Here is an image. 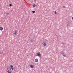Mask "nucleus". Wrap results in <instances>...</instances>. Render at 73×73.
Masks as SVG:
<instances>
[{"mask_svg":"<svg viewBox=\"0 0 73 73\" xmlns=\"http://www.w3.org/2000/svg\"><path fill=\"white\" fill-rule=\"evenodd\" d=\"M7 70L8 71H9V72H11L12 71L11 68L10 67H9L7 66Z\"/></svg>","mask_w":73,"mask_h":73,"instance_id":"nucleus-1","label":"nucleus"},{"mask_svg":"<svg viewBox=\"0 0 73 73\" xmlns=\"http://www.w3.org/2000/svg\"><path fill=\"white\" fill-rule=\"evenodd\" d=\"M42 45L43 47L46 46V42H43L42 44Z\"/></svg>","mask_w":73,"mask_h":73,"instance_id":"nucleus-2","label":"nucleus"},{"mask_svg":"<svg viewBox=\"0 0 73 73\" xmlns=\"http://www.w3.org/2000/svg\"><path fill=\"white\" fill-rule=\"evenodd\" d=\"M37 55L38 56V57H41V54H40V53H38Z\"/></svg>","mask_w":73,"mask_h":73,"instance_id":"nucleus-3","label":"nucleus"},{"mask_svg":"<svg viewBox=\"0 0 73 73\" xmlns=\"http://www.w3.org/2000/svg\"><path fill=\"white\" fill-rule=\"evenodd\" d=\"M10 67L12 70H13L14 69V68H13V65H11L10 66Z\"/></svg>","mask_w":73,"mask_h":73,"instance_id":"nucleus-4","label":"nucleus"},{"mask_svg":"<svg viewBox=\"0 0 73 73\" xmlns=\"http://www.w3.org/2000/svg\"><path fill=\"white\" fill-rule=\"evenodd\" d=\"M30 66L31 68H34V65H31Z\"/></svg>","mask_w":73,"mask_h":73,"instance_id":"nucleus-5","label":"nucleus"},{"mask_svg":"<svg viewBox=\"0 0 73 73\" xmlns=\"http://www.w3.org/2000/svg\"><path fill=\"white\" fill-rule=\"evenodd\" d=\"M38 60L37 59H36L35 60V61L36 62H38Z\"/></svg>","mask_w":73,"mask_h":73,"instance_id":"nucleus-6","label":"nucleus"},{"mask_svg":"<svg viewBox=\"0 0 73 73\" xmlns=\"http://www.w3.org/2000/svg\"><path fill=\"white\" fill-rule=\"evenodd\" d=\"M16 33H17V30L15 31L14 33H13L14 35H16Z\"/></svg>","mask_w":73,"mask_h":73,"instance_id":"nucleus-7","label":"nucleus"},{"mask_svg":"<svg viewBox=\"0 0 73 73\" xmlns=\"http://www.w3.org/2000/svg\"><path fill=\"white\" fill-rule=\"evenodd\" d=\"M3 29V28L2 27H0V30L2 31Z\"/></svg>","mask_w":73,"mask_h":73,"instance_id":"nucleus-8","label":"nucleus"},{"mask_svg":"<svg viewBox=\"0 0 73 73\" xmlns=\"http://www.w3.org/2000/svg\"><path fill=\"white\" fill-rule=\"evenodd\" d=\"M63 56H64V57H66V54H65V53L64 54H63Z\"/></svg>","mask_w":73,"mask_h":73,"instance_id":"nucleus-9","label":"nucleus"},{"mask_svg":"<svg viewBox=\"0 0 73 73\" xmlns=\"http://www.w3.org/2000/svg\"><path fill=\"white\" fill-rule=\"evenodd\" d=\"M61 53L62 54H64L65 53H64V52L62 51L61 52Z\"/></svg>","mask_w":73,"mask_h":73,"instance_id":"nucleus-10","label":"nucleus"},{"mask_svg":"<svg viewBox=\"0 0 73 73\" xmlns=\"http://www.w3.org/2000/svg\"><path fill=\"white\" fill-rule=\"evenodd\" d=\"M33 7H36V5L35 4H33Z\"/></svg>","mask_w":73,"mask_h":73,"instance_id":"nucleus-11","label":"nucleus"},{"mask_svg":"<svg viewBox=\"0 0 73 73\" xmlns=\"http://www.w3.org/2000/svg\"><path fill=\"white\" fill-rule=\"evenodd\" d=\"M6 15H9V13H6Z\"/></svg>","mask_w":73,"mask_h":73,"instance_id":"nucleus-12","label":"nucleus"},{"mask_svg":"<svg viewBox=\"0 0 73 73\" xmlns=\"http://www.w3.org/2000/svg\"><path fill=\"white\" fill-rule=\"evenodd\" d=\"M9 6H10V7H12V4H9Z\"/></svg>","mask_w":73,"mask_h":73,"instance_id":"nucleus-13","label":"nucleus"},{"mask_svg":"<svg viewBox=\"0 0 73 73\" xmlns=\"http://www.w3.org/2000/svg\"><path fill=\"white\" fill-rule=\"evenodd\" d=\"M35 11H32V13H35Z\"/></svg>","mask_w":73,"mask_h":73,"instance_id":"nucleus-14","label":"nucleus"},{"mask_svg":"<svg viewBox=\"0 0 73 73\" xmlns=\"http://www.w3.org/2000/svg\"><path fill=\"white\" fill-rule=\"evenodd\" d=\"M55 14H57V12H56V11H55Z\"/></svg>","mask_w":73,"mask_h":73,"instance_id":"nucleus-15","label":"nucleus"},{"mask_svg":"<svg viewBox=\"0 0 73 73\" xmlns=\"http://www.w3.org/2000/svg\"><path fill=\"white\" fill-rule=\"evenodd\" d=\"M72 20H73V17H72Z\"/></svg>","mask_w":73,"mask_h":73,"instance_id":"nucleus-16","label":"nucleus"},{"mask_svg":"<svg viewBox=\"0 0 73 73\" xmlns=\"http://www.w3.org/2000/svg\"><path fill=\"white\" fill-rule=\"evenodd\" d=\"M36 0H34V1H36Z\"/></svg>","mask_w":73,"mask_h":73,"instance_id":"nucleus-17","label":"nucleus"},{"mask_svg":"<svg viewBox=\"0 0 73 73\" xmlns=\"http://www.w3.org/2000/svg\"><path fill=\"white\" fill-rule=\"evenodd\" d=\"M63 8H65V6H63Z\"/></svg>","mask_w":73,"mask_h":73,"instance_id":"nucleus-18","label":"nucleus"}]
</instances>
